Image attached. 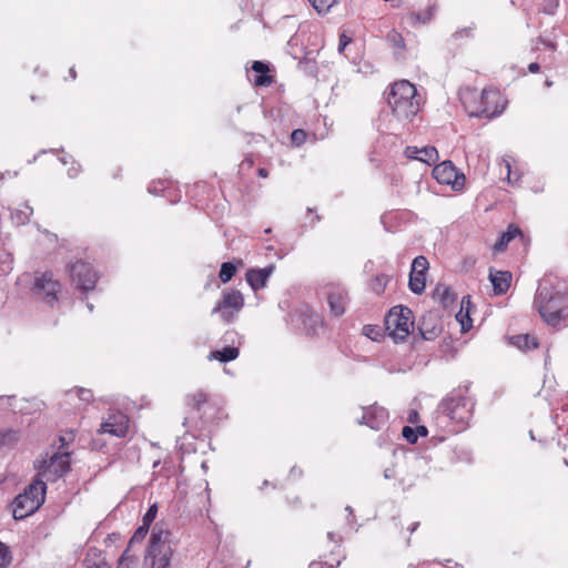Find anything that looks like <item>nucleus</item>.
Here are the masks:
<instances>
[{
  "mask_svg": "<svg viewBox=\"0 0 568 568\" xmlns=\"http://www.w3.org/2000/svg\"><path fill=\"white\" fill-rule=\"evenodd\" d=\"M534 307L547 325L557 329L568 327V291L556 276L546 275L539 281Z\"/></svg>",
  "mask_w": 568,
  "mask_h": 568,
  "instance_id": "obj_1",
  "label": "nucleus"
},
{
  "mask_svg": "<svg viewBox=\"0 0 568 568\" xmlns=\"http://www.w3.org/2000/svg\"><path fill=\"white\" fill-rule=\"evenodd\" d=\"M190 412L184 418L183 425L189 432H194L193 436L211 433L212 426L219 418L220 409L209 400L206 393L199 390L186 396Z\"/></svg>",
  "mask_w": 568,
  "mask_h": 568,
  "instance_id": "obj_2",
  "label": "nucleus"
},
{
  "mask_svg": "<svg viewBox=\"0 0 568 568\" xmlns=\"http://www.w3.org/2000/svg\"><path fill=\"white\" fill-rule=\"evenodd\" d=\"M386 100L393 114L400 121L410 120L420 108L417 89L407 80L393 83L387 92Z\"/></svg>",
  "mask_w": 568,
  "mask_h": 568,
  "instance_id": "obj_3",
  "label": "nucleus"
},
{
  "mask_svg": "<svg viewBox=\"0 0 568 568\" xmlns=\"http://www.w3.org/2000/svg\"><path fill=\"white\" fill-rule=\"evenodd\" d=\"M437 423L447 426V422L455 424L452 432L458 433L465 428L473 414V403L459 393H452L443 398L436 408Z\"/></svg>",
  "mask_w": 568,
  "mask_h": 568,
  "instance_id": "obj_4",
  "label": "nucleus"
},
{
  "mask_svg": "<svg viewBox=\"0 0 568 568\" xmlns=\"http://www.w3.org/2000/svg\"><path fill=\"white\" fill-rule=\"evenodd\" d=\"M171 536V531L163 529L160 524L154 525L144 558V562L148 568L170 567L174 552Z\"/></svg>",
  "mask_w": 568,
  "mask_h": 568,
  "instance_id": "obj_5",
  "label": "nucleus"
},
{
  "mask_svg": "<svg viewBox=\"0 0 568 568\" xmlns=\"http://www.w3.org/2000/svg\"><path fill=\"white\" fill-rule=\"evenodd\" d=\"M47 484L41 478H34L23 493L19 494L13 503V518L22 520L34 514L44 503Z\"/></svg>",
  "mask_w": 568,
  "mask_h": 568,
  "instance_id": "obj_6",
  "label": "nucleus"
},
{
  "mask_svg": "<svg viewBox=\"0 0 568 568\" xmlns=\"http://www.w3.org/2000/svg\"><path fill=\"white\" fill-rule=\"evenodd\" d=\"M70 453L59 450L53 453L49 458L36 460L34 468L38 470L37 478L47 481H57L70 470Z\"/></svg>",
  "mask_w": 568,
  "mask_h": 568,
  "instance_id": "obj_7",
  "label": "nucleus"
},
{
  "mask_svg": "<svg viewBox=\"0 0 568 568\" xmlns=\"http://www.w3.org/2000/svg\"><path fill=\"white\" fill-rule=\"evenodd\" d=\"M413 326V312L406 306H394L385 316V327L396 341H404Z\"/></svg>",
  "mask_w": 568,
  "mask_h": 568,
  "instance_id": "obj_8",
  "label": "nucleus"
},
{
  "mask_svg": "<svg viewBox=\"0 0 568 568\" xmlns=\"http://www.w3.org/2000/svg\"><path fill=\"white\" fill-rule=\"evenodd\" d=\"M68 272L77 288L82 293H88L89 291L94 290L99 280V274L93 266L82 260L68 265Z\"/></svg>",
  "mask_w": 568,
  "mask_h": 568,
  "instance_id": "obj_9",
  "label": "nucleus"
},
{
  "mask_svg": "<svg viewBox=\"0 0 568 568\" xmlns=\"http://www.w3.org/2000/svg\"><path fill=\"white\" fill-rule=\"evenodd\" d=\"M243 306L244 297L240 291H224L222 300L213 307L212 314L219 313L225 323H232Z\"/></svg>",
  "mask_w": 568,
  "mask_h": 568,
  "instance_id": "obj_10",
  "label": "nucleus"
},
{
  "mask_svg": "<svg viewBox=\"0 0 568 568\" xmlns=\"http://www.w3.org/2000/svg\"><path fill=\"white\" fill-rule=\"evenodd\" d=\"M59 290L60 283L53 280L50 272H44L36 277L32 287L33 294L50 305L58 301Z\"/></svg>",
  "mask_w": 568,
  "mask_h": 568,
  "instance_id": "obj_11",
  "label": "nucleus"
},
{
  "mask_svg": "<svg viewBox=\"0 0 568 568\" xmlns=\"http://www.w3.org/2000/svg\"><path fill=\"white\" fill-rule=\"evenodd\" d=\"M433 176L439 184L452 185L454 190H460L464 186V174H459L453 162L448 160L435 165Z\"/></svg>",
  "mask_w": 568,
  "mask_h": 568,
  "instance_id": "obj_12",
  "label": "nucleus"
},
{
  "mask_svg": "<svg viewBox=\"0 0 568 568\" xmlns=\"http://www.w3.org/2000/svg\"><path fill=\"white\" fill-rule=\"evenodd\" d=\"M388 419V410L378 404H373L363 407V415L362 418L358 419V424L366 425L374 430H379L386 426Z\"/></svg>",
  "mask_w": 568,
  "mask_h": 568,
  "instance_id": "obj_13",
  "label": "nucleus"
},
{
  "mask_svg": "<svg viewBox=\"0 0 568 568\" xmlns=\"http://www.w3.org/2000/svg\"><path fill=\"white\" fill-rule=\"evenodd\" d=\"M129 428V417L122 412H111L108 418L101 424L99 433L110 434L115 437H124Z\"/></svg>",
  "mask_w": 568,
  "mask_h": 568,
  "instance_id": "obj_14",
  "label": "nucleus"
},
{
  "mask_svg": "<svg viewBox=\"0 0 568 568\" xmlns=\"http://www.w3.org/2000/svg\"><path fill=\"white\" fill-rule=\"evenodd\" d=\"M327 302L331 313L336 317L342 316L346 312L349 302L347 290L339 285L328 287Z\"/></svg>",
  "mask_w": 568,
  "mask_h": 568,
  "instance_id": "obj_15",
  "label": "nucleus"
},
{
  "mask_svg": "<svg viewBox=\"0 0 568 568\" xmlns=\"http://www.w3.org/2000/svg\"><path fill=\"white\" fill-rule=\"evenodd\" d=\"M417 327L420 336L426 341L435 339L443 329L438 317L432 312L419 318Z\"/></svg>",
  "mask_w": 568,
  "mask_h": 568,
  "instance_id": "obj_16",
  "label": "nucleus"
},
{
  "mask_svg": "<svg viewBox=\"0 0 568 568\" xmlns=\"http://www.w3.org/2000/svg\"><path fill=\"white\" fill-rule=\"evenodd\" d=\"M274 270V265H268L264 268H250L245 275L246 281L252 287V290L256 292L266 286L267 280L270 278Z\"/></svg>",
  "mask_w": 568,
  "mask_h": 568,
  "instance_id": "obj_17",
  "label": "nucleus"
},
{
  "mask_svg": "<svg viewBox=\"0 0 568 568\" xmlns=\"http://www.w3.org/2000/svg\"><path fill=\"white\" fill-rule=\"evenodd\" d=\"M513 275L508 271H493L489 270V281L493 285L494 292L497 295L507 293L510 287Z\"/></svg>",
  "mask_w": 568,
  "mask_h": 568,
  "instance_id": "obj_18",
  "label": "nucleus"
},
{
  "mask_svg": "<svg viewBox=\"0 0 568 568\" xmlns=\"http://www.w3.org/2000/svg\"><path fill=\"white\" fill-rule=\"evenodd\" d=\"M475 308L476 306L471 303L470 295L463 296L460 302V310L456 314V320L460 323L463 333H466L471 328L473 321L470 318V313Z\"/></svg>",
  "mask_w": 568,
  "mask_h": 568,
  "instance_id": "obj_19",
  "label": "nucleus"
},
{
  "mask_svg": "<svg viewBox=\"0 0 568 568\" xmlns=\"http://www.w3.org/2000/svg\"><path fill=\"white\" fill-rule=\"evenodd\" d=\"M516 237H520V240H524V233L517 225L509 224L507 230L498 237V240L494 244V252H504L509 242Z\"/></svg>",
  "mask_w": 568,
  "mask_h": 568,
  "instance_id": "obj_20",
  "label": "nucleus"
},
{
  "mask_svg": "<svg viewBox=\"0 0 568 568\" xmlns=\"http://www.w3.org/2000/svg\"><path fill=\"white\" fill-rule=\"evenodd\" d=\"M252 70L256 73L254 83L257 87H268L273 83V78L268 74L270 68L266 62L254 61Z\"/></svg>",
  "mask_w": 568,
  "mask_h": 568,
  "instance_id": "obj_21",
  "label": "nucleus"
},
{
  "mask_svg": "<svg viewBox=\"0 0 568 568\" xmlns=\"http://www.w3.org/2000/svg\"><path fill=\"white\" fill-rule=\"evenodd\" d=\"M303 329L306 335H315L323 326L322 317L315 312H305L302 315Z\"/></svg>",
  "mask_w": 568,
  "mask_h": 568,
  "instance_id": "obj_22",
  "label": "nucleus"
},
{
  "mask_svg": "<svg viewBox=\"0 0 568 568\" xmlns=\"http://www.w3.org/2000/svg\"><path fill=\"white\" fill-rule=\"evenodd\" d=\"M386 41L389 47L394 49L396 59L405 58L404 51L406 49V44L402 33L393 29L386 34Z\"/></svg>",
  "mask_w": 568,
  "mask_h": 568,
  "instance_id": "obj_23",
  "label": "nucleus"
},
{
  "mask_svg": "<svg viewBox=\"0 0 568 568\" xmlns=\"http://www.w3.org/2000/svg\"><path fill=\"white\" fill-rule=\"evenodd\" d=\"M240 349L234 345H226L222 349L212 351L209 355L210 359H216L221 363H229L239 357Z\"/></svg>",
  "mask_w": 568,
  "mask_h": 568,
  "instance_id": "obj_24",
  "label": "nucleus"
},
{
  "mask_svg": "<svg viewBox=\"0 0 568 568\" xmlns=\"http://www.w3.org/2000/svg\"><path fill=\"white\" fill-rule=\"evenodd\" d=\"M434 296L438 298L444 307L452 306L457 298L456 294L449 286L440 284L436 285Z\"/></svg>",
  "mask_w": 568,
  "mask_h": 568,
  "instance_id": "obj_25",
  "label": "nucleus"
},
{
  "mask_svg": "<svg viewBox=\"0 0 568 568\" xmlns=\"http://www.w3.org/2000/svg\"><path fill=\"white\" fill-rule=\"evenodd\" d=\"M510 342L520 351H529L538 347L537 338L529 334L515 335L510 338Z\"/></svg>",
  "mask_w": 568,
  "mask_h": 568,
  "instance_id": "obj_26",
  "label": "nucleus"
},
{
  "mask_svg": "<svg viewBox=\"0 0 568 568\" xmlns=\"http://www.w3.org/2000/svg\"><path fill=\"white\" fill-rule=\"evenodd\" d=\"M426 274L427 272H413L410 270L408 287L415 294H422L425 290L426 285Z\"/></svg>",
  "mask_w": 568,
  "mask_h": 568,
  "instance_id": "obj_27",
  "label": "nucleus"
},
{
  "mask_svg": "<svg viewBox=\"0 0 568 568\" xmlns=\"http://www.w3.org/2000/svg\"><path fill=\"white\" fill-rule=\"evenodd\" d=\"M19 440V433L13 429L0 430V452L6 448H13Z\"/></svg>",
  "mask_w": 568,
  "mask_h": 568,
  "instance_id": "obj_28",
  "label": "nucleus"
},
{
  "mask_svg": "<svg viewBox=\"0 0 568 568\" xmlns=\"http://www.w3.org/2000/svg\"><path fill=\"white\" fill-rule=\"evenodd\" d=\"M237 266L233 262H223L220 268L219 278L222 283H229L236 274Z\"/></svg>",
  "mask_w": 568,
  "mask_h": 568,
  "instance_id": "obj_29",
  "label": "nucleus"
},
{
  "mask_svg": "<svg viewBox=\"0 0 568 568\" xmlns=\"http://www.w3.org/2000/svg\"><path fill=\"white\" fill-rule=\"evenodd\" d=\"M392 280V276L386 274H378L371 281V288L372 291L381 295L384 293L388 282Z\"/></svg>",
  "mask_w": 568,
  "mask_h": 568,
  "instance_id": "obj_30",
  "label": "nucleus"
},
{
  "mask_svg": "<svg viewBox=\"0 0 568 568\" xmlns=\"http://www.w3.org/2000/svg\"><path fill=\"white\" fill-rule=\"evenodd\" d=\"M416 160L425 162L427 164L435 163L438 160V152L435 146H425L419 150Z\"/></svg>",
  "mask_w": 568,
  "mask_h": 568,
  "instance_id": "obj_31",
  "label": "nucleus"
},
{
  "mask_svg": "<svg viewBox=\"0 0 568 568\" xmlns=\"http://www.w3.org/2000/svg\"><path fill=\"white\" fill-rule=\"evenodd\" d=\"M320 14H324L338 2V0H308Z\"/></svg>",
  "mask_w": 568,
  "mask_h": 568,
  "instance_id": "obj_32",
  "label": "nucleus"
},
{
  "mask_svg": "<svg viewBox=\"0 0 568 568\" xmlns=\"http://www.w3.org/2000/svg\"><path fill=\"white\" fill-rule=\"evenodd\" d=\"M475 29H476L475 23H471L470 26L465 27V28H460V29L456 30L450 36V39L454 40V41H458V40L464 39V38H466V39L473 38Z\"/></svg>",
  "mask_w": 568,
  "mask_h": 568,
  "instance_id": "obj_33",
  "label": "nucleus"
},
{
  "mask_svg": "<svg viewBox=\"0 0 568 568\" xmlns=\"http://www.w3.org/2000/svg\"><path fill=\"white\" fill-rule=\"evenodd\" d=\"M12 561L10 548L0 541V568H8Z\"/></svg>",
  "mask_w": 568,
  "mask_h": 568,
  "instance_id": "obj_34",
  "label": "nucleus"
},
{
  "mask_svg": "<svg viewBox=\"0 0 568 568\" xmlns=\"http://www.w3.org/2000/svg\"><path fill=\"white\" fill-rule=\"evenodd\" d=\"M429 268V263H428V260L423 256V255H418L416 256L413 262H412V267L410 270L413 272H416V271H419V272H427Z\"/></svg>",
  "mask_w": 568,
  "mask_h": 568,
  "instance_id": "obj_35",
  "label": "nucleus"
},
{
  "mask_svg": "<svg viewBox=\"0 0 568 568\" xmlns=\"http://www.w3.org/2000/svg\"><path fill=\"white\" fill-rule=\"evenodd\" d=\"M158 504H152L146 513L144 514L143 518H142V524H144V527L146 526H150L152 525V523L154 521V519L156 518V515H158Z\"/></svg>",
  "mask_w": 568,
  "mask_h": 568,
  "instance_id": "obj_36",
  "label": "nucleus"
},
{
  "mask_svg": "<svg viewBox=\"0 0 568 568\" xmlns=\"http://www.w3.org/2000/svg\"><path fill=\"white\" fill-rule=\"evenodd\" d=\"M433 18V12H432V9H429L427 12L425 13H419V12H410L409 16H408V19L412 21V22H422V23H427L432 20Z\"/></svg>",
  "mask_w": 568,
  "mask_h": 568,
  "instance_id": "obj_37",
  "label": "nucleus"
},
{
  "mask_svg": "<svg viewBox=\"0 0 568 568\" xmlns=\"http://www.w3.org/2000/svg\"><path fill=\"white\" fill-rule=\"evenodd\" d=\"M149 529H150V526L144 527V524H142L140 527H138L129 541V546H131L135 542H141L145 538Z\"/></svg>",
  "mask_w": 568,
  "mask_h": 568,
  "instance_id": "obj_38",
  "label": "nucleus"
},
{
  "mask_svg": "<svg viewBox=\"0 0 568 568\" xmlns=\"http://www.w3.org/2000/svg\"><path fill=\"white\" fill-rule=\"evenodd\" d=\"M306 132L303 129H295L291 134V143L294 146H301L306 141Z\"/></svg>",
  "mask_w": 568,
  "mask_h": 568,
  "instance_id": "obj_39",
  "label": "nucleus"
},
{
  "mask_svg": "<svg viewBox=\"0 0 568 568\" xmlns=\"http://www.w3.org/2000/svg\"><path fill=\"white\" fill-rule=\"evenodd\" d=\"M363 334L371 338L372 341H378L381 337V331L377 326L374 325H365L363 327Z\"/></svg>",
  "mask_w": 568,
  "mask_h": 568,
  "instance_id": "obj_40",
  "label": "nucleus"
},
{
  "mask_svg": "<svg viewBox=\"0 0 568 568\" xmlns=\"http://www.w3.org/2000/svg\"><path fill=\"white\" fill-rule=\"evenodd\" d=\"M402 436L409 443L415 444L417 442V434L415 428L410 426H404L402 429Z\"/></svg>",
  "mask_w": 568,
  "mask_h": 568,
  "instance_id": "obj_41",
  "label": "nucleus"
},
{
  "mask_svg": "<svg viewBox=\"0 0 568 568\" xmlns=\"http://www.w3.org/2000/svg\"><path fill=\"white\" fill-rule=\"evenodd\" d=\"M77 395L78 397L80 398V400L84 402V403H89L92 398H93V394L90 389H87V388H78L77 389Z\"/></svg>",
  "mask_w": 568,
  "mask_h": 568,
  "instance_id": "obj_42",
  "label": "nucleus"
},
{
  "mask_svg": "<svg viewBox=\"0 0 568 568\" xmlns=\"http://www.w3.org/2000/svg\"><path fill=\"white\" fill-rule=\"evenodd\" d=\"M26 210L27 211H18L17 214H16V217L18 220V222L20 223H26L29 219V215L32 213V207L29 206V205H26Z\"/></svg>",
  "mask_w": 568,
  "mask_h": 568,
  "instance_id": "obj_43",
  "label": "nucleus"
},
{
  "mask_svg": "<svg viewBox=\"0 0 568 568\" xmlns=\"http://www.w3.org/2000/svg\"><path fill=\"white\" fill-rule=\"evenodd\" d=\"M558 6H559L558 0H548L545 4L542 11L547 14H554Z\"/></svg>",
  "mask_w": 568,
  "mask_h": 568,
  "instance_id": "obj_44",
  "label": "nucleus"
},
{
  "mask_svg": "<svg viewBox=\"0 0 568 568\" xmlns=\"http://www.w3.org/2000/svg\"><path fill=\"white\" fill-rule=\"evenodd\" d=\"M352 42V38L344 32L339 34L338 51L342 52Z\"/></svg>",
  "mask_w": 568,
  "mask_h": 568,
  "instance_id": "obj_45",
  "label": "nucleus"
},
{
  "mask_svg": "<svg viewBox=\"0 0 568 568\" xmlns=\"http://www.w3.org/2000/svg\"><path fill=\"white\" fill-rule=\"evenodd\" d=\"M85 568H109L108 565L104 562L103 559L99 561H90L85 560Z\"/></svg>",
  "mask_w": 568,
  "mask_h": 568,
  "instance_id": "obj_46",
  "label": "nucleus"
},
{
  "mask_svg": "<svg viewBox=\"0 0 568 568\" xmlns=\"http://www.w3.org/2000/svg\"><path fill=\"white\" fill-rule=\"evenodd\" d=\"M419 150L420 149H417L416 146H407L406 150H405V154L408 156V158H412V159H416V156L418 155L419 153Z\"/></svg>",
  "mask_w": 568,
  "mask_h": 568,
  "instance_id": "obj_47",
  "label": "nucleus"
},
{
  "mask_svg": "<svg viewBox=\"0 0 568 568\" xmlns=\"http://www.w3.org/2000/svg\"><path fill=\"white\" fill-rule=\"evenodd\" d=\"M416 430V434H417V438L420 436V437H426L427 434H428V429L426 426L424 425H419L415 428Z\"/></svg>",
  "mask_w": 568,
  "mask_h": 568,
  "instance_id": "obj_48",
  "label": "nucleus"
},
{
  "mask_svg": "<svg viewBox=\"0 0 568 568\" xmlns=\"http://www.w3.org/2000/svg\"><path fill=\"white\" fill-rule=\"evenodd\" d=\"M236 332L234 331H227L224 336H223V339L224 342H232L234 343V337L236 336Z\"/></svg>",
  "mask_w": 568,
  "mask_h": 568,
  "instance_id": "obj_49",
  "label": "nucleus"
},
{
  "mask_svg": "<svg viewBox=\"0 0 568 568\" xmlns=\"http://www.w3.org/2000/svg\"><path fill=\"white\" fill-rule=\"evenodd\" d=\"M491 94L495 95L496 92L484 89L481 91V101H487Z\"/></svg>",
  "mask_w": 568,
  "mask_h": 568,
  "instance_id": "obj_50",
  "label": "nucleus"
},
{
  "mask_svg": "<svg viewBox=\"0 0 568 568\" xmlns=\"http://www.w3.org/2000/svg\"><path fill=\"white\" fill-rule=\"evenodd\" d=\"M539 70H540V65H539V63H537V62H531V63L528 65V71H529L530 73H536V72H538Z\"/></svg>",
  "mask_w": 568,
  "mask_h": 568,
  "instance_id": "obj_51",
  "label": "nucleus"
},
{
  "mask_svg": "<svg viewBox=\"0 0 568 568\" xmlns=\"http://www.w3.org/2000/svg\"><path fill=\"white\" fill-rule=\"evenodd\" d=\"M384 477L386 479H390V478H394L395 477V471L394 469H390V468H387L384 470Z\"/></svg>",
  "mask_w": 568,
  "mask_h": 568,
  "instance_id": "obj_52",
  "label": "nucleus"
},
{
  "mask_svg": "<svg viewBox=\"0 0 568 568\" xmlns=\"http://www.w3.org/2000/svg\"><path fill=\"white\" fill-rule=\"evenodd\" d=\"M257 174H258V176H261V178H267V176H268V170H267V169H265V168H260V169L257 170Z\"/></svg>",
  "mask_w": 568,
  "mask_h": 568,
  "instance_id": "obj_53",
  "label": "nucleus"
},
{
  "mask_svg": "<svg viewBox=\"0 0 568 568\" xmlns=\"http://www.w3.org/2000/svg\"><path fill=\"white\" fill-rule=\"evenodd\" d=\"M324 562H321V561H312L310 564V568H323L324 567Z\"/></svg>",
  "mask_w": 568,
  "mask_h": 568,
  "instance_id": "obj_54",
  "label": "nucleus"
},
{
  "mask_svg": "<svg viewBox=\"0 0 568 568\" xmlns=\"http://www.w3.org/2000/svg\"><path fill=\"white\" fill-rule=\"evenodd\" d=\"M327 537L329 538V540H332L334 542H337L338 539H339V537L336 534H334V532H328Z\"/></svg>",
  "mask_w": 568,
  "mask_h": 568,
  "instance_id": "obj_55",
  "label": "nucleus"
},
{
  "mask_svg": "<svg viewBox=\"0 0 568 568\" xmlns=\"http://www.w3.org/2000/svg\"><path fill=\"white\" fill-rule=\"evenodd\" d=\"M148 191H149V193H151V194H158V193H159V189H158L155 185H150V186L148 187Z\"/></svg>",
  "mask_w": 568,
  "mask_h": 568,
  "instance_id": "obj_56",
  "label": "nucleus"
},
{
  "mask_svg": "<svg viewBox=\"0 0 568 568\" xmlns=\"http://www.w3.org/2000/svg\"><path fill=\"white\" fill-rule=\"evenodd\" d=\"M419 526V523L418 521H415L412 524V526L408 528L409 532H414Z\"/></svg>",
  "mask_w": 568,
  "mask_h": 568,
  "instance_id": "obj_57",
  "label": "nucleus"
},
{
  "mask_svg": "<svg viewBox=\"0 0 568 568\" xmlns=\"http://www.w3.org/2000/svg\"><path fill=\"white\" fill-rule=\"evenodd\" d=\"M321 219H322V217H321L320 215H315V216L313 217V220H312V226H314L316 222H320V221H321Z\"/></svg>",
  "mask_w": 568,
  "mask_h": 568,
  "instance_id": "obj_58",
  "label": "nucleus"
},
{
  "mask_svg": "<svg viewBox=\"0 0 568 568\" xmlns=\"http://www.w3.org/2000/svg\"><path fill=\"white\" fill-rule=\"evenodd\" d=\"M69 74L71 75V78H72V79H75V78H77V73H75L74 68H71V69L69 70Z\"/></svg>",
  "mask_w": 568,
  "mask_h": 568,
  "instance_id": "obj_59",
  "label": "nucleus"
},
{
  "mask_svg": "<svg viewBox=\"0 0 568 568\" xmlns=\"http://www.w3.org/2000/svg\"><path fill=\"white\" fill-rule=\"evenodd\" d=\"M59 440L61 442V446H60V449H61V448H63V447H64V445H65V439H64V437L60 436V437H59Z\"/></svg>",
  "mask_w": 568,
  "mask_h": 568,
  "instance_id": "obj_60",
  "label": "nucleus"
},
{
  "mask_svg": "<svg viewBox=\"0 0 568 568\" xmlns=\"http://www.w3.org/2000/svg\"><path fill=\"white\" fill-rule=\"evenodd\" d=\"M416 416H417V413H416V412H413V413L409 415V418H408V419H409V422H412V423H413V422H414V419H413V418H415Z\"/></svg>",
  "mask_w": 568,
  "mask_h": 568,
  "instance_id": "obj_61",
  "label": "nucleus"
},
{
  "mask_svg": "<svg viewBox=\"0 0 568 568\" xmlns=\"http://www.w3.org/2000/svg\"><path fill=\"white\" fill-rule=\"evenodd\" d=\"M546 85H547V87H551V85H552V82H551L550 80H547V81H546Z\"/></svg>",
  "mask_w": 568,
  "mask_h": 568,
  "instance_id": "obj_62",
  "label": "nucleus"
},
{
  "mask_svg": "<svg viewBox=\"0 0 568 568\" xmlns=\"http://www.w3.org/2000/svg\"><path fill=\"white\" fill-rule=\"evenodd\" d=\"M291 474H297L296 467H293V468L291 469Z\"/></svg>",
  "mask_w": 568,
  "mask_h": 568,
  "instance_id": "obj_63",
  "label": "nucleus"
},
{
  "mask_svg": "<svg viewBox=\"0 0 568 568\" xmlns=\"http://www.w3.org/2000/svg\"><path fill=\"white\" fill-rule=\"evenodd\" d=\"M291 474H297L296 467H293V468L291 469Z\"/></svg>",
  "mask_w": 568,
  "mask_h": 568,
  "instance_id": "obj_64",
  "label": "nucleus"
}]
</instances>
